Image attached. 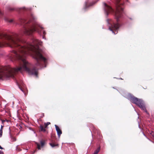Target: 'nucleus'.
Listing matches in <instances>:
<instances>
[{"instance_id": "obj_18", "label": "nucleus", "mask_w": 154, "mask_h": 154, "mask_svg": "<svg viewBox=\"0 0 154 154\" xmlns=\"http://www.w3.org/2000/svg\"><path fill=\"white\" fill-rule=\"evenodd\" d=\"M43 33L44 35H45L46 34V33L44 30L43 31Z\"/></svg>"}, {"instance_id": "obj_12", "label": "nucleus", "mask_w": 154, "mask_h": 154, "mask_svg": "<svg viewBox=\"0 0 154 154\" xmlns=\"http://www.w3.org/2000/svg\"><path fill=\"white\" fill-rule=\"evenodd\" d=\"M40 128L42 131L45 132L46 131L45 129L43 127V126L41 125L40 126Z\"/></svg>"}, {"instance_id": "obj_19", "label": "nucleus", "mask_w": 154, "mask_h": 154, "mask_svg": "<svg viewBox=\"0 0 154 154\" xmlns=\"http://www.w3.org/2000/svg\"><path fill=\"white\" fill-rule=\"evenodd\" d=\"M9 57L11 59V60L12 61V58L13 57L12 56H11L10 55L9 56Z\"/></svg>"}, {"instance_id": "obj_26", "label": "nucleus", "mask_w": 154, "mask_h": 154, "mask_svg": "<svg viewBox=\"0 0 154 154\" xmlns=\"http://www.w3.org/2000/svg\"><path fill=\"white\" fill-rule=\"evenodd\" d=\"M138 126H139V128H140V125H139Z\"/></svg>"}, {"instance_id": "obj_4", "label": "nucleus", "mask_w": 154, "mask_h": 154, "mask_svg": "<svg viewBox=\"0 0 154 154\" xmlns=\"http://www.w3.org/2000/svg\"><path fill=\"white\" fill-rule=\"evenodd\" d=\"M126 97L131 102L139 106L141 109L144 111L146 113L148 114V112L145 107L144 103L142 99L135 97L130 94H127L126 96Z\"/></svg>"}, {"instance_id": "obj_3", "label": "nucleus", "mask_w": 154, "mask_h": 154, "mask_svg": "<svg viewBox=\"0 0 154 154\" xmlns=\"http://www.w3.org/2000/svg\"><path fill=\"white\" fill-rule=\"evenodd\" d=\"M119 0L117 1L116 11H115L110 6L105 3H103V6L104 13L106 16H107L109 13L112 12L114 13L115 18L118 22L121 18L124 13L123 5L119 3Z\"/></svg>"}, {"instance_id": "obj_15", "label": "nucleus", "mask_w": 154, "mask_h": 154, "mask_svg": "<svg viewBox=\"0 0 154 154\" xmlns=\"http://www.w3.org/2000/svg\"><path fill=\"white\" fill-rule=\"evenodd\" d=\"M45 128H46L48 125H49L50 124V122H48L46 123H45Z\"/></svg>"}, {"instance_id": "obj_10", "label": "nucleus", "mask_w": 154, "mask_h": 154, "mask_svg": "<svg viewBox=\"0 0 154 154\" xmlns=\"http://www.w3.org/2000/svg\"><path fill=\"white\" fill-rule=\"evenodd\" d=\"M50 145L53 148L56 146H58V144H54L52 143H50Z\"/></svg>"}, {"instance_id": "obj_22", "label": "nucleus", "mask_w": 154, "mask_h": 154, "mask_svg": "<svg viewBox=\"0 0 154 154\" xmlns=\"http://www.w3.org/2000/svg\"><path fill=\"white\" fill-rule=\"evenodd\" d=\"M0 149H3V148L2 147H1L0 145Z\"/></svg>"}, {"instance_id": "obj_13", "label": "nucleus", "mask_w": 154, "mask_h": 154, "mask_svg": "<svg viewBox=\"0 0 154 154\" xmlns=\"http://www.w3.org/2000/svg\"><path fill=\"white\" fill-rule=\"evenodd\" d=\"M40 143L41 144V147H43L45 144L44 142V141L41 140L40 141Z\"/></svg>"}, {"instance_id": "obj_14", "label": "nucleus", "mask_w": 154, "mask_h": 154, "mask_svg": "<svg viewBox=\"0 0 154 154\" xmlns=\"http://www.w3.org/2000/svg\"><path fill=\"white\" fill-rule=\"evenodd\" d=\"M36 144H37V148L39 150V149H41V146L40 145V144L38 143H36Z\"/></svg>"}, {"instance_id": "obj_7", "label": "nucleus", "mask_w": 154, "mask_h": 154, "mask_svg": "<svg viewBox=\"0 0 154 154\" xmlns=\"http://www.w3.org/2000/svg\"><path fill=\"white\" fill-rule=\"evenodd\" d=\"M17 85H18V86L19 88L21 90V91L23 92V89L20 87V86H22L23 87H24V84L22 83V82H21L20 83H17Z\"/></svg>"}, {"instance_id": "obj_27", "label": "nucleus", "mask_w": 154, "mask_h": 154, "mask_svg": "<svg viewBox=\"0 0 154 154\" xmlns=\"http://www.w3.org/2000/svg\"><path fill=\"white\" fill-rule=\"evenodd\" d=\"M94 154H95V153H94Z\"/></svg>"}, {"instance_id": "obj_9", "label": "nucleus", "mask_w": 154, "mask_h": 154, "mask_svg": "<svg viewBox=\"0 0 154 154\" xmlns=\"http://www.w3.org/2000/svg\"><path fill=\"white\" fill-rule=\"evenodd\" d=\"M5 21L9 23H11L13 21V20L12 19H9L7 18H5Z\"/></svg>"}, {"instance_id": "obj_21", "label": "nucleus", "mask_w": 154, "mask_h": 154, "mask_svg": "<svg viewBox=\"0 0 154 154\" xmlns=\"http://www.w3.org/2000/svg\"><path fill=\"white\" fill-rule=\"evenodd\" d=\"M2 14H3L0 11V15H2Z\"/></svg>"}, {"instance_id": "obj_2", "label": "nucleus", "mask_w": 154, "mask_h": 154, "mask_svg": "<svg viewBox=\"0 0 154 154\" xmlns=\"http://www.w3.org/2000/svg\"><path fill=\"white\" fill-rule=\"evenodd\" d=\"M36 19L33 14H31L27 20L21 19V24L24 25V28L21 31V33L27 35H31L35 31L40 34L41 31L43 28L38 23L36 22Z\"/></svg>"}, {"instance_id": "obj_16", "label": "nucleus", "mask_w": 154, "mask_h": 154, "mask_svg": "<svg viewBox=\"0 0 154 154\" xmlns=\"http://www.w3.org/2000/svg\"><path fill=\"white\" fill-rule=\"evenodd\" d=\"M2 131L0 130V137H1L2 136Z\"/></svg>"}, {"instance_id": "obj_20", "label": "nucleus", "mask_w": 154, "mask_h": 154, "mask_svg": "<svg viewBox=\"0 0 154 154\" xmlns=\"http://www.w3.org/2000/svg\"><path fill=\"white\" fill-rule=\"evenodd\" d=\"M0 154H4V153L2 151L0 150Z\"/></svg>"}, {"instance_id": "obj_23", "label": "nucleus", "mask_w": 154, "mask_h": 154, "mask_svg": "<svg viewBox=\"0 0 154 154\" xmlns=\"http://www.w3.org/2000/svg\"><path fill=\"white\" fill-rule=\"evenodd\" d=\"M42 38L43 39H45V38L44 36H43Z\"/></svg>"}, {"instance_id": "obj_24", "label": "nucleus", "mask_w": 154, "mask_h": 154, "mask_svg": "<svg viewBox=\"0 0 154 154\" xmlns=\"http://www.w3.org/2000/svg\"><path fill=\"white\" fill-rule=\"evenodd\" d=\"M20 8L21 9V8ZM22 8L23 9H26L24 7Z\"/></svg>"}, {"instance_id": "obj_1", "label": "nucleus", "mask_w": 154, "mask_h": 154, "mask_svg": "<svg viewBox=\"0 0 154 154\" xmlns=\"http://www.w3.org/2000/svg\"><path fill=\"white\" fill-rule=\"evenodd\" d=\"M42 42L33 38L32 42H27L20 39L17 35L11 36L5 33H0V47L8 46L15 48L13 51L14 56L17 59L16 63L18 66L16 68H12L9 66L5 67L0 66V79H6L12 77L14 73L25 71L29 75L38 77V69L34 67L30 69L31 64L26 60L28 54L35 59L36 66L41 68L45 67L47 63V59L43 56L42 51L38 45H41Z\"/></svg>"}, {"instance_id": "obj_25", "label": "nucleus", "mask_w": 154, "mask_h": 154, "mask_svg": "<svg viewBox=\"0 0 154 154\" xmlns=\"http://www.w3.org/2000/svg\"><path fill=\"white\" fill-rule=\"evenodd\" d=\"M143 135H144V136H145V134H144V133H143Z\"/></svg>"}, {"instance_id": "obj_8", "label": "nucleus", "mask_w": 154, "mask_h": 154, "mask_svg": "<svg viewBox=\"0 0 154 154\" xmlns=\"http://www.w3.org/2000/svg\"><path fill=\"white\" fill-rule=\"evenodd\" d=\"M96 2H93L92 3H90V5H89V6H88V3H85V7L84 8V9L85 10L86 8H87L88 7L90 6H91L93 5H94Z\"/></svg>"}, {"instance_id": "obj_17", "label": "nucleus", "mask_w": 154, "mask_h": 154, "mask_svg": "<svg viewBox=\"0 0 154 154\" xmlns=\"http://www.w3.org/2000/svg\"><path fill=\"white\" fill-rule=\"evenodd\" d=\"M3 128V126L2 125H1L0 130H1V131H2Z\"/></svg>"}, {"instance_id": "obj_6", "label": "nucleus", "mask_w": 154, "mask_h": 154, "mask_svg": "<svg viewBox=\"0 0 154 154\" xmlns=\"http://www.w3.org/2000/svg\"><path fill=\"white\" fill-rule=\"evenodd\" d=\"M55 126L56 128V130L57 131L58 137H59V138H60L61 134L62 133V131L57 125H55Z\"/></svg>"}, {"instance_id": "obj_11", "label": "nucleus", "mask_w": 154, "mask_h": 154, "mask_svg": "<svg viewBox=\"0 0 154 154\" xmlns=\"http://www.w3.org/2000/svg\"><path fill=\"white\" fill-rule=\"evenodd\" d=\"M100 147L99 146L98 147L97 149L95 150V151L94 152V153L95 154H97L98 153V152H99V151L100 150Z\"/></svg>"}, {"instance_id": "obj_5", "label": "nucleus", "mask_w": 154, "mask_h": 154, "mask_svg": "<svg viewBox=\"0 0 154 154\" xmlns=\"http://www.w3.org/2000/svg\"><path fill=\"white\" fill-rule=\"evenodd\" d=\"M106 21L109 30L114 35L117 34L120 26L119 24L118 23H114L112 20L110 19H107Z\"/></svg>"}]
</instances>
